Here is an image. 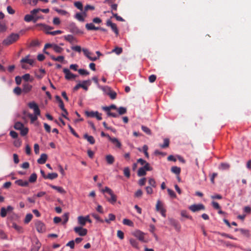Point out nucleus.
Listing matches in <instances>:
<instances>
[{
	"mask_svg": "<svg viewBox=\"0 0 251 251\" xmlns=\"http://www.w3.org/2000/svg\"><path fill=\"white\" fill-rule=\"evenodd\" d=\"M101 192L103 193L106 192L110 195V198H108L105 197L108 201L111 204H114L117 201V196L114 194L113 191L111 189L108 187H105L103 189L101 190Z\"/></svg>",
	"mask_w": 251,
	"mask_h": 251,
	"instance_id": "obj_1",
	"label": "nucleus"
},
{
	"mask_svg": "<svg viewBox=\"0 0 251 251\" xmlns=\"http://www.w3.org/2000/svg\"><path fill=\"white\" fill-rule=\"evenodd\" d=\"M19 38V35L17 33H12L3 41V44L8 46L15 42Z\"/></svg>",
	"mask_w": 251,
	"mask_h": 251,
	"instance_id": "obj_2",
	"label": "nucleus"
},
{
	"mask_svg": "<svg viewBox=\"0 0 251 251\" xmlns=\"http://www.w3.org/2000/svg\"><path fill=\"white\" fill-rule=\"evenodd\" d=\"M30 55L29 54L26 55L25 57L23 58L20 60V63H21L22 65L21 67L24 69H26L27 68L25 65L24 64V63H27L29 64L31 66H33V63L34 62V60L33 59L30 58Z\"/></svg>",
	"mask_w": 251,
	"mask_h": 251,
	"instance_id": "obj_3",
	"label": "nucleus"
},
{
	"mask_svg": "<svg viewBox=\"0 0 251 251\" xmlns=\"http://www.w3.org/2000/svg\"><path fill=\"white\" fill-rule=\"evenodd\" d=\"M189 209L193 212L205 210V206L202 204H193L189 206Z\"/></svg>",
	"mask_w": 251,
	"mask_h": 251,
	"instance_id": "obj_4",
	"label": "nucleus"
},
{
	"mask_svg": "<svg viewBox=\"0 0 251 251\" xmlns=\"http://www.w3.org/2000/svg\"><path fill=\"white\" fill-rule=\"evenodd\" d=\"M28 106L30 109H33L34 114H36V115H40V110L39 107L34 101L28 103Z\"/></svg>",
	"mask_w": 251,
	"mask_h": 251,
	"instance_id": "obj_5",
	"label": "nucleus"
},
{
	"mask_svg": "<svg viewBox=\"0 0 251 251\" xmlns=\"http://www.w3.org/2000/svg\"><path fill=\"white\" fill-rule=\"evenodd\" d=\"M75 232L79 236H84L87 233V229L81 226H76L74 229Z\"/></svg>",
	"mask_w": 251,
	"mask_h": 251,
	"instance_id": "obj_6",
	"label": "nucleus"
},
{
	"mask_svg": "<svg viewBox=\"0 0 251 251\" xmlns=\"http://www.w3.org/2000/svg\"><path fill=\"white\" fill-rule=\"evenodd\" d=\"M106 25L107 26H109L111 27V29L115 33L116 36L118 35L119 30L117 27V25L113 23L110 20H108L106 21Z\"/></svg>",
	"mask_w": 251,
	"mask_h": 251,
	"instance_id": "obj_7",
	"label": "nucleus"
},
{
	"mask_svg": "<svg viewBox=\"0 0 251 251\" xmlns=\"http://www.w3.org/2000/svg\"><path fill=\"white\" fill-rule=\"evenodd\" d=\"M63 71L65 74V78L67 80L75 79L76 76V75L72 74L70 71L67 68H64Z\"/></svg>",
	"mask_w": 251,
	"mask_h": 251,
	"instance_id": "obj_8",
	"label": "nucleus"
},
{
	"mask_svg": "<svg viewBox=\"0 0 251 251\" xmlns=\"http://www.w3.org/2000/svg\"><path fill=\"white\" fill-rule=\"evenodd\" d=\"M41 246V244L38 239H35L33 241L31 247L30 251H39Z\"/></svg>",
	"mask_w": 251,
	"mask_h": 251,
	"instance_id": "obj_9",
	"label": "nucleus"
},
{
	"mask_svg": "<svg viewBox=\"0 0 251 251\" xmlns=\"http://www.w3.org/2000/svg\"><path fill=\"white\" fill-rule=\"evenodd\" d=\"M82 51L84 54L91 61H94L98 59L97 57L92 56L91 55H92L93 53L90 52L87 49H82Z\"/></svg>",
	"mask_w": 251,
	"mask_h": 251,
	"instance_id": "obj_10",
	"label": "nucleus"
},
{
	"mask_svg": "<svg viewBox=\"0 0 251 251\" xmlns=\"http://www.w3.org/2000/svg\"><path fill=\"white\" fill-rule=\"evenodd\" d=\"M36 228L38 232L42 233L45 231V225L41 221H37L35 223Z\"/></svg>",
	"mask_w": 251,
	"mask_h": 251,
	"instance_id": "obj_11",
	"label": "nucleus"
},
{
	"mask_svg": "<svg viewBox=\"0 0 251 251\" xmlns=\"http://www.w3.org/2000/svg\"><path fill=\"white\" fill-rule=\"evenodd\" d=\"M133 235L141 242H145L144 233L143 232L140 230H137L134 233Z\"/></svg>",
	"mask_w": 251,
	"mask_h": 251,
	"instance_id": "obj_12",
	"label": "nucleus"
},
{
	"mask_svg": "<svg viewBox=\"0 0 251 251\" xmlns=\"http://www.w3.org/2000/svg\"><path fill=\"white\" fill-rule=\"evenodd\" d=\"M47 158L48 155L45 153H42L40 158L37 160V163L40 164H44L46 163Z\"/></svg>",
	"mask_w": 251,
	"mask_h": 251,
	"instance_id": "obj_13",
	"label": "nucleus"
},
{
	"mask_svg": "<svg viewBox=\"0 0 251 251\" xmlns=\"http://www.w3.org/2000/svg\"><path fill=\"white\" fill-rule=\"evenodd\" d=\"M109 141H110L116 147L120 149L122 147L121 143L116 138L109 137Z\"/></svg>",
	"mask_w": 251,
	"mask_h": 251,
	"instance_id": "obj_14",
	"label": "nucleus"
},
{
	"mask_svg": "<svg viewBox=\"0 0 251 251\" xmlns=\"http://www.w3.org/2000/svg\"><path fill=\"white\" fill-rule=\"evenodd\" d=\"M45 73L46 71L45 69H40L35 72V76L39 79L42 78L45 75Z\"/></svg>",
	"mask_w": 251,
	"mask_h": 251,
	"instance_id": "obj_15",
	"label": "nucleus"
},
{
	"mask_svg": "<svg viewBox=\"0 0 251 251\" xmlns=\"http://www.w3.org/2000/svg\"><path fill=\"white\" fill-rule=\"evenodd\" d=\"M17 185L22 187H27L28 186V181L26 180L24 181L22 179H19L15 182Z\"/></svg>",
	"mask_w": 251,
	"mask_h": 251,
	"instance_id": "obj_16",
	"label": "nucleus"
},
{
	"mask_svg": "<svg viewBox=\"0 0 251 251\" xmlns=\"http://www.w3.org/2000/svg\"><path fill=\"white\" fill-rule=\"evenodd\" d=\"M24 114L25 116H27L30 119L31 123H33L34 122H35L37 119V116L36 114H34V115H33L32 114L29 113L26 111L24 112Z\"/></svg>",
	"mask_w": 251,
	"mask_h": 251,
	"instance_id": "obj_17",
	"label": "nucleus"
},
{
	"mask_svg": "<svg viewBox=\"0 0 251 251\" xmlns=\"http://www.w3.org/2000/svg\"><path fill=\"white\" fill-rule=\"evenodd\" d=\"M49 186L52 189L57 191V192L60 194H64L66 193L65 190L62 187L57 186L53 185L52 184H50Z\"/></svg>",
	"mask_w": 251,
	"mask_h": 251,
	"instance_id": "obj_18",
	"label": "nucleus"
},
{
	"mask_svg": "<svg viewBox=\"0 0 251 251\" xmlns=\"http://www.w3.org/2000/svg\"><path fill=\"white\" fill-rule=\"evenodd\" d=\"M105 160L107 163L109 165H112L115 161L114 156L111 154H108L105 156Z\"/></svg>",
	"mask_w": 251,
	"mask_h": 251,
	"instance_id": "obj_19",
	"label": "nucleus"
},
{
	"mask_svg": "<svg viewBox=\"0 0 251 251\" xmlns=\"http://www.w3.org/2000/svg\"><path fill=\"white\" fill-rule=\"evenodd\" d=\"M32 85L26 83L23 84V92L25 93H27L30 92L32 89Z\"/></svg>",
	"mask_w": 251,
	"mask_h": 251,
	"instance_id": "obj_20",
	"label": "nucleus"
},
{
	"mask_svg": "<svg viewBox=\"0 0 251 251\" xmlns=\"http://www.w3.org/2000/svg\"><path fill=\"white\" fill-rule=\"evenodd\" d=\"M84 139L87 140L91 144L93 145L95 143V140L94 138L91 135H89L87 134H85L83 136Z\"/></svg>",
	"mask_w": 251,
	"mask_h": 251,
	"instance_id": "obj_21",
	"label": "nucleus"
},
{
	"mask_svg": "<svg viewBox=\"0 0 251 251\" xmlns=\"http://www.w3.org/2000/svg\"><path fill=\"white\" fill-rule=\"evenodd\" d=\"M70 31L75 34L80 33L79 29L75 25V24H72L70 26Z\"/></svg>",
	"mask_w": 251,
	"mask_h": 251,
	"instance_id": "obj_22",
	"label": "nucleus"
},
{
	"mask_svg": "<svg viewBox=\"0 0 251 251\" xmlns=\"http://www.w3.org/2000/svg\"><path fill=\"white\" fill-rule=\"evenodd\" d=\"M36 26L40 27V28L42 29L47 31L52 29L53 28L52 27L43 24H38L36 25Z\"/></svg>",
	"mask_w": 251,
	"mask_h": 251,
	"instance_id": "obj_23",
	"label": "nucleus"
},
{
	"mask_svg": "<svg viewBox=\"0 0 251 251\" xmlns=\"http://www.w3.org/2000/svg\"><path fill=\"white\" fill-rule=\"evenodd\" d=\"M24 20L26 22H29L33 20L34 22L35 23L37 20V19L34 20V17L32 15L27 14L25 16Z\"/></svg>",
	"mask_w": 251,
	"mask_h": 251,
	"instance_id": "obj_24",
	"label": "nucleus"
},
{
	"mask_svg": "<svg viewBox=\"0 0 251 251\" xmlns=\"http://www.w3.org/2000/svg\"><path fill=\"white\" fill-rule=\"evenodd\" d=\"M91 82L89 80H84L82 82V83H80V87L82 88L85 91L88 90V87L86 86V84L90 85Z\"/></svg>",
	"mask_w": 251,
	"mask_h": 251,
	"instance_id": "obj_25",
	"label": "nucleus"
},
{
	"mask_svg": "<svg viewBox=\"0 0 251 251\" xmlns=\"http://www.w3.org/2000/svg\"><path fill=\"white\" fill-rule=\"evenodd\" d=\"M52 48L54 51L56 53H61L64 50V49L58 46L56 44L53 45Z\"/></svg>",
	"mask_w": 251,
	"mask_h": 251,
	"instance_id": "obj_26",
	"label": "nucleus"
},
{
	"mask_svg": "<svg viewBox=\"0 0 251 251\" xmlns=\"http://www.w3.org/2000/svg\"><path fill=\"white\" fill-rule=\"evenodd\" d=\"M53 9L54 11H55L58 14H60L62 15H69V13L67 11H66V10H62V9H59L56 7H54Z\"/></svg>",
	"mask_w": 251,
	"mask_h": 251,
	"instance_id": "obj_27",
	"label": "nucleus"
},
{
	"mask_svg": "<svg viewBox=\"0 0 251 251\" xmlns=\"http://www.w3.org/2000/svg\"><path fill=\"white\" fill-rule=\"evenodd\" d=\"M37 175L35 173L32 174L30 176H29V180H28V183H34L37 180Z\"/></svg>",
	"mask_w": 251,
	"mask_h": 251,
	"instance_id": "obj_28",
	"label": "nucleus"
},
{
	"mask_svg": "<svg viewBox=\"0 0 251 251\" xmlns=\"http://www.w3.org/2000/svg\"><path fill=\"white\" fill-rule=\"evenodd\" d=\"M78 222L81 226H84L86 224V221L85 217L79 216L77 218Z\"/></svg>",
	"mask_w": 251,
	"mask_h": 251,
	"instance_id": "obj_29",
	"label": "nucleus"
},
{
	"mask_svg": "<svg viewBox=\"0 0 251 251\" xmlns=\"http://www.w3.org/2000/svg\"><path fill=\"white\" fill-rule=\"evenodd\" d=\"M171 171L176 175H179L181 169L179 167L177 166H173L171 168Z\"/></svg>",
	"mask_w": 251,
	"mask_h": 251,
	"instance_id": "obj_30",
	"label": "nucleus"
},
{
	"mask_svg": "<svg viewBox=\"0 0 251 251\" xmlns=\"http://www.w3.org/2000/svg\"><path fill=\"white\" fill-rule=\"evenodd\" d=\"M230 167V165L227 163H222L220 164L219 167V169L220 170H228Z\"/></svg>",
	"mask_w": 251,
	"mask_h": 251,
	"instance_id": "obj_31",
	"label": "nucleus"
},
{
	"mask_svg": "<svg viewBox=\"0 0 251 251\" xmlns=\"http://www.w3.org/2000/svg\"><path fill=\"white\" fill-rule=\"evenodd\" d=\"M102 109L106 112L110 111L111 109H117V107L114 104H112L109 106H105L102 107Z\"/></svg>",
	"mask_w": 251,
	"mask_h": 251,
	"instance_id": "obj_32",
	"label": "nucleus"
},
{
	"mask_svg": "<svg viewBox=\"0 0 251 251\" xmlns=\"http://www.w3.org/2000/svg\"><path fill=\"white\" fill-rule=\"evenodd\" d=\"M137 175L139 176H144L146 175V171L143 167L140 168L138 171Z\"/></svg>",
	"mask_w": 251,
	"mask_h": 251,
	"instance_id": "obj_33",
	"label": "nucleus"
},
{
	"mask_svg": "<svg viewBox=\"0 0 251 251\" xmlns=\"http://www.w3.org/2000/svg\"><path fill=\"white\" fill-rule=\"evenodd\" d=\"M33 216L31 214L29 213L26 215L24 222L25 224H28L32 220Z\"/></svg>",
	"mask_w": 251,
	"mask_h": 251,
	"instance_id": "obj_34",
	"label": "nucleus"
},
{
	"mask_svg": "<svg viewBox=\"0 0 251 251\" xmlns=\"http://www.w3.org/2000/svg\"><path fill=\"white\" fill-rule=\"evenodd\" d=\"M57 176L58 175L56 173H50L47 175V179L48 178L52 180L57 178Z\"/></svg>",
	"mask_w": 251,
	"mask_h": 251,
	"instance_id": "obj_35",
	"label": "nucleus"
},
{
	"mask_svg": "<svg viewBox=\"0 0 251 251\" xmlns=\"http://www.w3.org/2000/svg\"><path fill=\"white\" fill-rule=\"evenodd\" d=\"M64 39L71 43H72L75 40V38L72 35H67L64 36Z\"/></svg>",
	"mask_w": 251,
	"mask_h": 251,
	"instance_id": "obj_36",
	"label": "nucleus"
},
{
	"mask_svg": "<svg viewBox=\"0 0 251 251\" xmlns=\"http://www.w3.org/2000/svg\"><path fill=\"white\" fill-rule=\"evenodd\" d=\"M24 126L22 123L17 122L15 124L14 127L15 129L20 130L22 129V127Z\"/></svg>",
	"mask_w": 251,
	"mask_h": 251,
	"instance_id": "obj_37",
	"label": "nucleus"
},
{
	"mask_svg": "<svg viewBox=\"0 0 251 251\" xmlns=\"http://www.w3.org/2000/svg\"><path fill=\"white\" fill-rule=\"evenodd\" d=\"M50 57L54 61H59L61 62H63L64 59L63 56H59L57 57H55L54 56L51 55Z\"/></svg>",
	"mask_w": 251,
	"mask_h": 251,
	"instance_id": "obj_38",
	"label": "nucleus"
},
{
	"mask_svg": "<svg viewBox=\"0 0 251 251\" xmlns=\"http://www.w3.org/2000/svg\"><path fill=\"white\" fill-rule=\"evenodd\" d=\"M107 95L110 97L112 100H114L116 98L117 94L115 92L109 89V91L108 92Z\"/></svg>",
	"mask_w": 251,
	"mask_h": 251,
	"instance_id": "obj_39",
	"label": "nucleus"
},
{
	"mask_svg": "<svg viewBox=\"0 0 251 251\" xmlns=\"http://www.w3.org/2000/svg\"><path fill=\"white\" fill-rule=\"evenodd\" d=\"M109 219H106L105 220V222L109 224L110 223V221H114L115 219V216L113 214H109L108 215Z\"/></svg>",
	"mask_w": 251,
	"mask_h": 251,
	"instance_id": "obj_40",
	"label": "nucleus"
},
{
	"mask_svg": "<svg viewBox=\"0 0 251 251\" xmlns=\"http://www.w3.org/2000/svg\"><path fill=\"white\" fill-rule=\"evenodd\" d=\"M20 133L22 136H25L28 132V129L27 127H23L22 129L20 130Z\"/></svg>",
	"mask_w": 251,
	"mask_h": 251,
	"instance_id": "obj_41",
	"label": "nucleus"
},
{
	"mask_svg": "<svg viewBox=\"0 0 251 251\" xmlns=\"http://www.w3.org/2000/svg\"><path fill=\"white\" fill-rule=\"evenodd\" d=\"M123 223L124 225L128 226H133V223L129 219H124Z\"/></svg>",
	"mask_w": 251,
	"mask_h": 251,
	"instance_id": "obj_42",
	"label": "nucleus"
},
{
	"mask_svg": "<svg viewBox=\"0 0 251 251\" xmlns=\"http://www.w3.org/2000/svg\"><path fill=\"white\" fill-rule=\"evenodd\" d=\"M239 231H240L242 234L246 237H249L250 235L249 231L247 229L240 228L239 229Z\"/></svg>",
	"mask_w": 251,
	"mask_h": 251,
	"instance_id": "obj_43",
	"label": "nucleus"
},
{
	"mask_svg": "<svg viewBox=\"0 0 251 251\" xmlns=\"http://www.w3.org/2000/svg\"><path fill=\"white\" fill-rule=\"evenodd\" d=\"M75 18L80 22H84V18L80 13H77L75 15Z\"/></svg>",
	"mask_w": 251,
	"mask_h": 251,
	"instance_id": "obj_44",
	"label": "nucleus"
},
{
	"mask_svg": "<svg viewBox=\"0 0 251 251\" xmlns=\"http://www.w3.org/2000/svg\"><path fill=\"white\" fill-rule=\"evenodd\" d=\"M124 174L127 178H129L130 176V170L128 167H126L124 168Z\"/></svg>",
	"mask_w": 251,
	"mask_h": 251,
	"instance_id": "obj_45",
	"label": "nucleus"
},
{
	"mask_svg": "<svg viewBox=\"0 0 251 251\" xmlns=\"http://www.w3.org/2000/svg\"><path fill=\"white\" fill-rule=\"evenodd\" d=\"M169 140L167 138H165L164 140L163 144L160 145V147L162 148H167L169 145Z\"/></svg>",
	"mask_w": 251,
	"mask_h": 251,
	"instance_id": "obj_46",
	"label": "nucleus"
},
{
	"mask_svg": "<svg viewBox=\"0 0 251 251\" xmlns=\"http://www.w3.org/2000/svg\"><path fill=\"white\" fill-rule=\"evenodd\" d=\"M119 115H123L126 112V109L124 107H120L117 109Z\"/></svg>",
	"mask_w": 251,
	"mask_h": 251,
	"instance_id": "obj_47",
	"label": "nucleus"
},
{
	"mask_svg": "<svg viewBox=\"0 0 251 251\" xmlns=\"http://www.w3.org/2000/svg\"><path fill=\"white\" fill-rule=\"evenodd\" d=\"M123 51V49L122 48L120 47H116L114 49H113L112 51V52H115L117 55L120 54Z\"/></svg>",
	"mask_w": 251,
	"mask_h": 251,
	"instance_id": "obj_48",
	"label": "nucleus"
},
{
	"mask_svg": "<svg viewBox=\"0 0 251 251\" xmlns=\"http://www.w3.org/2000/svg\"><path fill=\"white\" fill-rule=\"evenodd\" d=\"M141 128H142V130L144 132L147 133V134L151 135V130L148 127L144 126H141Z\"/></svg>",
	"mask_w": 251,
	"mask_h": 251,
	"instance_id": "obj_49",
	"label": "nucleus"
},
{
	"mask_svg": "<svg viewBox=\"0 0 251 251\" xmlns=\"http://www.w3.org/2000/svg\"><path fill=\"white\" fill-rule=\"evenodd\" d=\"M130 244L134 248H138V242L134 239H130L129 240Z\"/></svg>",
	"mask_w": 251,
	"mask_h": 251,
	"instance_id": "obj_50",
	"label": "nucleus"
},
{
	"mask_svg": "<svg viewBox=\"0 0 251 251\" xmlns=\"http://www.w3.org/2000/svg\"><path fill=\"white\" fill-rule=\"evenodd\" d=\"M181 215L182 217H185L186 218L189 219L190 220H192V217L189 216L187 213V212L185 210H182L181 211Z\"/></svg>",
	"mask_w": 251,
	"mask_h": 251,
	"instance_id": "obj_51",
	"label": "nucleus"
},
{
	"mask_svg": "<svg viewBox=\"0 0 251 251\" xmlns=\"http://www.w3.org/2000/svg\"><path fill=\"white\" fill-rule=\"evenodd\" d=\"M59 106L61 109V110L65 113L66 114H68V112H67V110L65 108L64 104L63 102V101H60L59 102Z\"/></svg>",
	"mask_w": 251,
	"mask_h": 251,
	"instance_id": "obj_52",
	"label": "nucleus"
},
{
	"mask_svg": "<svg viewBox=\"0 0 251 251\" xmlns=\"http://www.w3.org/2000/svg\"><path fill=\"white\" fill-rule=\"evenodd\" d=\"M13 92L15 94L19 96L21 94L23 90L19 87H16L14 89Z\"/></svg>",
	"mask_w": 251,
	"mask_h": 251,
	"instance_id": "obj_53",
	"label": "nucleus"
},
{
	"mask_svg": "<svg viewBox=\"0 0 251 251\" xmlns=\"http://www.w3.org/2000/svg\"><path fill=\"white\" fill-rule=\"evenodd\" d=\"M75 6L79 9L80 10H82L83 9V5L82 3L80 1H76L74 3Z\"/></svg>",
	"mask_w": 251,
	"mask_h": 251,
	"instance_id": "obj_54",
	"label": "nucleus"
},
{
	"mask_svg": "<svg viewBox=\"0 0 251 251\" xmlns=\"http://www.w3.org/2000/svg\"><path fill=\"white\" fill-rule=\"evenodd\" d=\"M95 26L92 23L86 24L85 25V27L88 30H94Z\"/></svg>",
	"mask_w": 251,
	"mask_h": 251,
	"instance_id": "obj_55",
	"label": "nucleus"
},
{
	"mask_svg": "<svg viewBox=\"0 0 251 251\" xmlns=\"http://www.w3.org/2000/svg\"><path fill=\"white\" fill-rule=\"evenodd\" d=\"M168 194L172 198H176V194L174 191L169 188L167 189Z\"/></svg>",
	"mask_w": 251,
	"mask_h": 251,
	"instance_id": "obj_56",
	"label": "nucleus"
},
{
	"mask_svg": "<svg viewBox=\"0 0 251 251\" xmlns=\"http://www.w3.org/2000/svg\"><path fill=\"white\" fill-rule=\"evenodd\" d=\"M149 184L152 187L155 188L156 187V182L153 178H150L149 179Z\"/></svg>",
	"mask_w": 251,
	"mask_h": 251,
	"instance_id": "obj_57",
	"label": "nucleus"
},
{
	"mask_svg": "<svg viewBox=\"0 0 251 251\" xmlns=\"http://www.w3.org/2000/svg\"><path fill=\"white\" fill-rule=\"evenodd\" d=\"M96 112L88 111H85V115L87 117H95V115H96Z\"/></svg>",
	"mask_w": 251,
	"mask_h": 251,
	"instance_id": "obj_58",
	"label": "nucleus"
},
{
	"mask_svg": "<svg viewBox=\"0 0 251 251\" xmlns=\"http://www.w3.org/2000/svg\"><path fill=\"white\" fill-rule=\"evenodd\" d=\"M148 147L147 146V145H144L143 147V151L146 157L147 158H149V155L148 152Z\"/></svg>",
	"mask_w": 251,
	"mask_h": 251,
	"instance_id": "obj_59",
	"label": "nucleus"
},
{
	"mask_svg": "<svg viewBox=\"0 0 251 251\" xmlns=\"http://www.w3.org/2000/svg\"><path fill=\"white\" fill-rule=\"evenodd\" d=\"M161 207H163L162 204L161 202L158 200L157 201L155 207L156 211H160Z\"/></svg>",
	"mask_w": 251,
	"mask_h": 251,
	"instance_id": "obj_60",
	"label": "nucleus"
},
{
	"mask_svg": "<svg viewBox=\"0 0 251 251\" xmlns=\"http://www.w3.org/2000/svg\"><path fill=\"white\" fill-rule=\"evenodd\" d=\"M0 238L1 239H7V236L2 230L0 229Z\"/></svg>",
	"mask_w": 251,
	"mask_h": 251,
	"instance_id": "obj_61",
	"label": "nucleus"
},
{
	"mask_svg": "<svg viewBox=\"0 0 251 251\" xmlns=\"http://www.w3.org/2000/svg\"><path fill=\"white\" fill-rule=\"evenodd\" d=\"M68 127H69V128L71 131V132L77 138H79V135H78L77 133H76V132L75 131V130L74 129V128L70 126V125H68Z\"/></svg>",
	"mask_w": 251,
	"mask_h": 251,
	"instance_id": "obj_62",
	"label": "nucleus"
},
{
	"mask_svg": "<svg viewBox=\"0 0 251 251\" xmlns=\"http://www.w3.org/2000/svg\"><path fill=\"white\" fill-rule=\"evenodd\" d=\"M63 221L62 224L63 225H65L66 224V223L69 220V214L68 213H65L63 216Z\"/></svg>",
	"mask_w": 251,
	"mask_h": 251,
	"instance_id": "obj_63",
	"label": "nucleus"
},
{
	"mask_svg": "<svg viewBox=\"0 0 251 251\" xmlns=\"http://www.w3.org/2000/svg\"><path fill=\"white\" fill-rule=\"evenodd\" d=\"M7 214V210L4 207H2L0 209V216L1 217H5Z\"/></svg>",
	"mask_w": 251,
	"mask_h": 251,
	"instance_id": "obj_64",
	"label": "nucleus"
}]
</instances>
